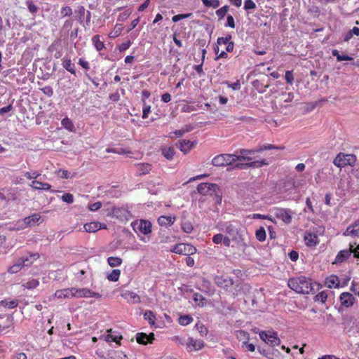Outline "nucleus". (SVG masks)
Masks as SVG:
<instances>
[{
  "mask_svg": "<svg viewBox=\"0 0 359 359\" xmlns=\"http://www.w3.org/2000/svg\"><path fill=\"white\" fill-rule=\"evenodd\" d=\"M62 65L67 71L69 72L71 74H75V65L72 62L70 58L65 57L62 59Z\"/></svg>",
  "mask_w": 359,
  "mask_h": 359,
  "instance_id": "nucleus-30",
  "label": "nucleus"
},
{
  "mask_svg": "<svg viewBox=\"0 0 359 359\" xmlns=\"http://www.w3.org/2000/svg\"><path fill=\"white\" fill-rule=\"evenodd\" d=\"M39 257L38 253L29 254L26 257L22 258L18 262L15 263L8 269V272L11 273H16L20 271L23 266L31 265L34 261Z\"/></svg>",
  "mask_w": 359,
  "mask_h": 359,
  "instance_id": "nucleus-5",
  "label": "nucleus"
},
{
  "mask_svg": "<svg viewBox=\"0 0 359 359\" xmlns=\"http://www.w3.org/2000/svg\"><path fill=\"white\" fill-rule=\"evenodd\" d=\"M151 112V106L147 104L143 100L142 118H147Z\"/></svg>",
  "mask_w": 359,
  "mask_h": 359,
  "instance_id": "nucleus-50",
  "label": "nucleus"
},
{
  "mask_svg": "<svg viewBox=\"0 0 359 359\" xmlns=\"http://www.w3.org/2000/svg\"><path fill=\"white\" fill-rule=\"evenodd\" d=\"M350 249L352 250V254H353L354 257L359 258V244L354 247V244H349Z\"/></svg>",
  "mask_w": 359,
  "mask_h": 359,
  "instance_id": "nucleus-57",
  "label": "nucleus"
},
{
  "mask_svg": "<svg viewBox=\"0 0 359 359\" xmlns=\"http://www.w3.org/2000/svg\"><path fill=\"white\" fill-rule=\"evenodd\" d=\"M41 222V216L39 213H34L17 222L15 230H22L28 227L39 225Z\"/></svg>",
  "mask_w": 359,
  "mask_h": 359,
  "instance_id": "nucleus-4",
  "label": "nucleus"
},
{
  "mask_svg": "<svg viewBox=\"0 0 359 359\" xmlns=\"http://www.w3.org/2000/svg\"><path fill=\"white\" fill-rule=\"evenodd\" d=\"M344 236H351L353 238L359 237V219L355 221L353 224L348 226L345 231L343 233Z\"/></svg>",
  "mask_w": 359,
  "mask_h": 359,
  "instance_id": "nucleus-17",
  "label": "nucleus"
},
{
  "mask_svg": "<svg viewBox=\"0 0 359 359\" xmlns=\"http://www.w3.org/2000/svg\"><path fill=\"white\" fill-rule=\"evenodd\" d=\"M107 262L110 266L116 267L122 264V259L118 257H109L107 259Z\"/></svg>",
  "mask_w": 359,
  "mask_h": 359,
  "instance_id": "nucleus-38",
  "label": "nucleus"
},
{
  "mask_svg": "<svg viewBox=\"0 0 359 359\" xmlns=\"http://www.w3.org/2000/svg\"><path fill=\"white\" fill-rule=\"evenodd\" d=\"M256 8V4L252 0H245L244 1V9L248 10H252Z\"/></svg>",
  "mask_w": 359,
  "mask_h": 359,
  "instance_id": "nucleus-53",
  "label": "nucleus"
},
{
  "mask_svg": "<svg viewBox=\"0 0 359 359\" xmlns=\"http://www.w3.org/2000/svg\"><path fill=\"white\" fill-rule=\"evenodd\" d=\"M229 6H224L223 7L216 11V15L219 20L224 18V17L226 15L229 11Z\"/></svg>",
  "mask_w": 359,
  "mask_h": 359,
  "instance_id": "nucleus-45",
  "label": "nucleus"
},
{
  "mask_svg": "<svg viewBox=\"0 0 359 359\" xmlns=\"http://www.w3.org/2000/svg\"><path fill=\"white\" fill-rule=\"evenodd\" d=\"M196 144V142L190 140H181L178 143L179 149L184 153L187 154L193 149Z\"/></svg>",
  "mask_w": 359,
  "mask_h": 359,
  "instance_id": "nucleus-20",
  "label": "nucleus"
},
{
  "mask_svg": "<svg viewBox=\"0 0 359 359\" xmlns=\"http://www.w3.org/2000/svg\"><path fill=\"white\" fill-rule=\"evenodd\" d=\"M74 297L76 298H96L101 297V294L98 292L92 291L88 288H76L74 287Z\"/></svg>",
  "mask_w": 359,
  "mask_h": 359,
  "instance_id": "nucleus-12",
  "label": "nucleus"
},
{
  "mask_svg": "<svg viewBox=\"0 0 359 359\" xmlns=\"http://www.w3.org/2000/svg\"><path fill=\"white\" fill-rule=\"evenodd\" d=\"M122 296L128 302L132 303V304H138L141 301L140 296L134 292L126 291L122 294Z\"/></svg>",
  "mask_w": 359,
  "mask_h": 359,
  "instance_id": "nucleus-24",
  "label": "nucleus"
},
{
  "mask_svg": "<svg viewBox=\"0 0 359 359\" xmlns=\"http://www.w3.org/2000/svg\"><path fill=\"white\" fill-rule=\"evenodd\" d=\"M83 229L86 232L95 233L100 229H106L107 225L104 223L91 222L85 224L83 226Z\"/></svg>",
  "mask_w": 359,
  "mask_h": 359,
  "instance_id": "nucleus-15",
  "label": "nucleus"
},
{
  "mask_svg": "<svg viewBox=\"0 0 359 359\" xmlns=\"http://www.w3.org/2000/svg\"><path fill=\"white\" fill-rule=\"evenodd\" d=\"M131 227L141 241H149V236L152 232V224L147 219H135L131 222Z\"/></svg>",
  "mask_w": 359,
  "mask_h": 359,
  "instance_id": "nucleus-3",
  "label": "nucleus"
},
{
  "mask_svg": "<svg viewBox=\"0 0 359 359\" xmlns=\"http://www.w3.org/2000/svg\"><path fill=\"white\" fill-rule=\"evenodd\" d=\"M275 148L276 147L272 144H266V145H264L263 147H260L258 149H257L256 152H260V151H263L264 150H270V149H273Z\"/></svg>",
  "mask_w": 359,
  "mask_h": 359,
  "instance_id": "nucleus-63",
  "label": "nucleus"
},
{
  "mask_svg": "<svg viewBox=\"0 0 359 359\" xmlns=\"http://www.w3.org/2000/svg\"><path fill=\"white\" fill-rule=\"evenodd\" d=\"M41 175V173L39 172H25L24 173V176L28 180H34L36 179Z\"/></svg>",
  "mask_w": 359,
  "mask_h": 359,
  "instance_id": "nucleus-49",
  "label": "nucleus"
},
{
  "mask_svg": "<svg viewBox=\"0 0 359 359\" xmlns=\"http://www.w3.org/2000/svg\"><path fill=\"white\" fill-rule=\"evenodd\" d=\"M18 304V301L17 299H6L0 301V309H13L16 307Z\"/></svg>",
  "mask_w": 359,
  "mask_h": 359,
  "instance_id": "nucleus-28",
  "label": "nucleus"
},
{
  "mask_svg": "<svg viewBox=\"0 0 359 359\" xmlns=\"http://www.w3.org/2000/svg\"><path fill=\"white\" fill-rule=\"evenodd\" d=\"M204 6L207 8H217L219 6V0H201Z\"/></svg>",
  "mask_w": 359,
  "mask_h": 359,
  "instance_id": "nucleus-40",
  "label": "nucleus"
},
{
  "mask_svg": "<svg viewBox=\"0 0 359 359\" xmlns=\"http://www.w3.org/2000/svg\"><path fill=\"white\" fill-rule=\"evenodd\" d=\"M55 297L57 299L74 297V287L58 290L55 292Z\"/></svg>",
  "mask_w": 359,
  "mask_h": 359,
  "instance_id": "nucleus-19",
  "label": "nucleus"
},
{
  "mask_svg": "<svg viewBox=\"0 0 359 359\" xmlns=\"http://www.w3.org/2000/svg\"><path fill=\"white\" fill-rule=\"evenodd\" d=\"M41 90L44 94L47 95L49 97H51L53 94V89L50 86H45L41 89Z\"/></svg>",
  "mask_w": 359,
  "mask_h": 359,
  "instance_id": "nucleus-64",
  "label": "nucleus"
},
{
  "mask_svg": "<svg viewBox=\"0 0 359 359\" xmlns=\"http://www.w3.org/2000/svg\"><path fill=\"white\" fill-rule=\"evenodd\" d=\"M30 187L34 190L48 191L51 188V185L46 182H42L38 180H33L30 184Z\"/></svg>",
  "mask_w": 359,
  "mask_h": 359,
  "instance_id": "nucleus-25",
  "label": "nucleus"
},
{
  "mask_svg": "<svg viewBox=\"0 0 359 359\" xmlns=\"http://www.w3.org/2000/svg\"><path fill=\"white\" fill-rule=\"evenodd\" d=\"M92 41L97 50L100 51L104 48V44L103 41L100 40V36L99 35L94 36L92 38Z\"/></svg>",
  "mask_w": 359,
  "mask_h": 359,
  "instance_id": "nucleus-35",
  "label": "nucleus"
},
{
  "mask_svg": "<svg viewBox=\"0 0 359 359\" xmlns=\"http://www.w3.org/2000/svg\"><path fill=\"white\" fill-rule=\"evenodd\" d=\"M273 211L274 215L285 224H290L292 222V216L294 214L292 210L287 208H276Z\"/></svg>",
  "mask_w": 359,
  "mask_h": 359,
  "instance_id": "nucleus-8",
  "label": "nucleus"
},
{
  "mask_svg": "<svg viewBox=\"0 0 359 359\" xmlns=\"http://www.w3.org/2000/svg\"><path fill=\"white\" fill-rule=\"evenodd\" d=\"M144 318L148 321L150 325H155L156 316L151 311H146L144 313Z\"/></svg>",
  "mask_w": 359,
  "mask_h": 359,
  "instance_id": "nucleus-34",
  "label": "nucleus"
},
{
  "mask_svg": "<svg viewBox=\"0 0 359 359\" xmlns=\"http://www.w3.org/2000/svg\"><path fill=\"white\" fill-rule=\"evenodd\" d=\"M236 154H222L215 156L212 163L215 166H226L235 163Z\"/></svg>",
  "mask_w": 359,
  "mask_h": 359,
  "instance_id": "nucleus-7",
  "label": "nucleus"
},
{
  "mask_svg": "<svg viewBox=\"0 0 359 359\" xmlns=\"http://www.w3.org/2000/svg\"><path fill=\"white\" fill-rule=\"evenodd\" d=\"M162 154L168 160L172 159L175 151L172 147L165 146L162 148Z\"/></svg>",
  "mask_w": 359,
  "mask_h": 359,
  "instance_id": "nucleus-33",
  "label": "nucleus"
},
{
  "mask_svg": "<svg viewBox=\"0 0 359 359\" xmlns=\"http://www.w3.org/2000/svg\"><path fill=\"white\" fill-rule=\"evenodd\" d=\"M226 27H229L231 28L235 27V22L232 15H228L226 18V23L225 25Z\"/></svg>",
  "mask_w": 359,
  "mask_h": 359,
  "instance_id": "nucleus-61",
  "label": "nucleus"
},
{
  "mask_svg": "<svg viewBox=\"0 0 359 359\" xmlns=\"http://www.w3.org/2000/svg\"><path fill=\"white\" fill-rule=\"evenodd\" d=\"M287 285L290 288L297 293L309 294L318 287V284L311 283V280L306 277L290 278Z\"/></svg>",
  "mask_w": 359,
  "mask_h": 359,
  "instance_id": "nucleus-2",
  "label": "nucleus"
},
{
  "mask_svg": "<svg viewBox=\"0 0 359 359\" xmlns=\"http://www.w3.org/2000/svg\"><path fill=\"white\" fill-rule=\"evenodd\" d=\"M215 281L217 286L225 290H228L233 285L232 279L225 276H216Z\"/></svg>",
  "mask_w": 359,
  "mask_h": 359,
  "instance_id": "nucleus-16",
  "label": "nucleus"
},
{
  "mask_svg": "<svg viewBox=\"0 0 359 359\" xmlns=\"http://www.w3.org/2000/svg\"><path fill=\"white\" fill-rule=\"evenodd\" d=\"M306 244L308 246H314L318 243V236L313 233H307L304 236Z\"/></svg>",
  "mask_w": 359,
  "mask_h": 359,
  "instance_id": "nucleus-31",
  "label": "nucleus"
},
{
  "mask_svg": "<svg viewBox=\"0 0 359 359\" xmlns=\"http://www.w3.org/2000/svg\"><path fill=\"white\" fill-rule=\"evenodd\" d=\"M231 36L230 35L226 36L225 37H219L217 39V44L219 46L222 45H226L228 44L231 41Z\"/></svg>",
  "mask_w": 359,
  "mask_h": 359,
  "instance_id": "nucleus-52",
  "label": "nucleus"
},
{
  "mask_svg": "<svg viewBox=\"0 0 359 359\" xmlns=\"http://www.w3.org/2000/svg\"><path fill=\"white\" fill-rule=\"evenodd\" d=\"M215 51L217 55L216 60L221 59V58H226L228 57L227 53L224 50H222L221 52L219 51L218 46L217 47V48L215 49Z\"/></svg>",
  "mask_w": 359,
  "mask_h": 359,
  "instance_id": "nucleus-56",
  "label": "nucleus"
},
{
  "mask_svg": "<svg viewBox=\"0 0 359 359\" xmlns=\"http://www.w3.org/2000/svg\"><path fill=\"white\" fill-rule=\"evenodd\" d=\"M356 163V156L353 154L339 153L337 155L333 161L335 166L339 168L350 165L354 166Z\"/></svg>",
  "mask_w": 359,
  "mask_h": 359,
  "instance_id": "nucleus-6",
  "label": "nucleus"
},
{
  "mask_svg": "<svg viewBox=\"0 0 359 359\" xmlns=\"http://www.w3.org/2000/svg\"><path fill=\"white\" fill-rule=\"evenodd\" d=\"M62 126L67 130L70 131V132H73L74 131V123L72 122V121L71 119H69V118L67 117H65L62 120Z\"/></svg>",
  "mask_w": 359,
  "mask_h": 359,
  "instance_id": "nucleus-36",
  "label": "nucleus"
},
{
  "mask_svg": "<svg viewBox=\"0 0 359 359\" xmlns=\"http://www.w3.org/2000/svg\"><path fill=\"white\" fill-rule=\"evenodd\" d=\"M255 236L259 241H264L266 238V233L264 228L260 227L259 229H258L255 232Z\"/></svg>",
  "mask_w": 359,
  "mask_h": 359,
  "instance_id": "nucleus-41",
  "label": "nucleus"
},
{
  "mask_svg": "<svg viewBox=\"0 0 359 359\" xmlns=\"http://www.w3.org/2000/svg\"><path fill=\"white\" fill-rule=\"evenodd\" d=\"M122 30H123L122 25H116V27H115L114 30L112 31L111 32H110L109 36L111 38H116V37H117L118 36L120 35V34L121 33Z\"/></svg>",
  "mask_w": 359,
  "mask_h": 359,
  "instance_id": "nucleus-46",
  "label": "nucleus"
},
{
  "mask_svg": "<svg viewBox=\"0 0 359 359\" xmlns=\"http://www.w3.org/2000/svg\"><path fill=\"white\" fill-rule=\"evenodd\" d=\"M102 207V203L100 201L95 202L94 203L90 204L88 205V209L90 211H96L99 210Z\"/></svg>",
  "mask_w": 359,
  "mask_h": 359,
  "instance_id": "nucleus-58",
  "label": "nucleus"
},
{
  "mask_svg": "<svg viewBox=\"0 0 359 359\" xmlns=\"http://www.w3.org/2000/svg\"><path fill=\"white\" fill-rule=\"evenodd\" d=\"M352 250H351L350 248L348 249L340 250L337 255L332 264H340L345 262L350 258Z\"/></svg>",
  "mask_w": 359,
  "mask_h": 359,
  "instance_id": "nucleus-14",
  "label": "nucleus"
},
{
  "mask_svg": "<svg viewBox=\"0 0 359 359\" xmlns=\"http://www.w3.org/2000/svg\"><path fill=\"white\" fill-rule=\"evenodd\" d=\"M122 337L117 334L115 332L111 330H107V334L104 337V339L107 342H116L119 343L121 340Z\"/></svg>",
  "mask_w": 359,
  "mask_h": 359,
  "instance_id": "nucleus-27",
  "label": "nucleus"
},
{
  "mask_svg": "<svg viewBox=\"0 0 359 359\" xmlns=\"http://www.w3.org/2000/svg\"><path fill=\"white\" fill-rule=\"evenodd\" d=\"M248 218L259 219H268V220L271 221L272 222H274L273 219L270 216L266 215L258 214V213L250 215L248 216Z\"/></svg>",
  "mask_w": 359,
  "mask_h": 359,
  "instance_id": "nucleus-44",
  "label": "nucleus"
},
{
  "mask_svg": "<svg viewBox=\"0 0 359 359\" xmlns=\"http://www.w3.org/2000/svg\"><path fill=\"white\" fill-rule=\"evenodd\" d=\"M56 175L62 179H68L69 178L70 173L67 170L60 169L55 172Z\"/></svg>",
  "mask_w": 359,
  "mask_h": 359,
  "instance_id": "nucleus-47",
  "label": "nucleus"
},
{
  "mask_svg": "<svg viewBox=\"0 0 359 359\" xmlns=\"http://www.w3.org/2000/svg\"><path fill=\"white\" fill-rule=\"evenodd\" d=\"M193 299L196 306H203L205 304V299L201 294L195 293Z\"/></svg>",
  "mask_w": 359,
  "mask_h": 359,
  "instance_id": "nucleus-43",
  "label": "nucleus"
},
{
  "mask_svg": "<svg viewBox=\"0 0 359 359\" xmlns=\"http://www.w3.org/2000/svg\"><path fill=\"white\" fill-rule=\"evenodd\" d=\"M219 187L216 184L212 183H201L197 187V190L199 194L203 195L210 194L216 192Z\"/></svg>",
  "mask_w": 359,
  "mask_h": 359,
  "instance_id": "nucleus-13",
  "label": "nucleus"
},
{
  "mask_svg": "<svg viewBox=\"0 0 359 359\" xmlns=\"http://www.w3.org/2000/svg\"><path fill=\"white\" fill-rule=\"evenodd\" d=\"M259 337L266 344L271 346H276L280 344V339L277 334L272 331H262Z\"/></svg>",
  "mask_w": 359,
  "mask_h": 359,
  "instance_id": "nucleus-10",
  "label": "nucleus"
},
{
  "mask_svg": "<svg viewBox=\"0 0 359 359\" xmlns=\"http://www.w3.org/2000/svg\"><path fill=\"white\" fill-rule=\"evenodd\" d=\"M212 242L217 245L223 243L226 247H229L231 245V239L228 236H225L222 233L215 235L212 237Z\"/></svg>",
  "mask_w": 359,
  "mask_h": 359,
  "instance_id": "nucleus-23",
  "label": "nucleus"
},
{
  "mask_svg": "<svg viewBox=\"0 0 359 359\" xmlns=\"http://www.w3.org/2000/svg\"><path fill=\"white\" fill-rule=\"evenodd\" d=\"M327 294L326 292L322 291L316 295L315 300L317 302H320L321 303H325V301L327 300Z\"/></svg>",
  "mask_w": 359,
  "mask_h": 359,
  "instance_id": "nucleus-48",
  "label": "nucleus"
},
{
  "mask_svg": "<svg viewBox=\"0 0 359 359\" xmlns=\"http://www.w3.org/2000/svg\"><path fill=\"white\" fill-rule=\"evenodd\" d=\"M182 344L186 346L188 351H199L204 346V342L202 340L189 337L182 342Z\"/></svg>",
  "mask_w": 359,
  "mask_h": 359,
  "instance_id": "nucleus-11",
  "label": "nucleus"
},
{
  "mask_svg": "<svg viewBox=\"0 0 359 359\" xmlns=\"http://www.w3.org/2000/svg\"><path fill=\"white\" fill-rule=\"evenodd\" d=\"M151 165L149 163H140L137 165V170L141 175L148 173L151 169Z\"/></svg>",
  "mask_w": 359,
  "mask_h": 359,
  "instance_id": "nucleus-37",
  "label": "nucleus"
},
{
  "mask_svg": "<svg viewBox=\"0 0 359 359\" xmlns=\"http://www.w3.org/2000/svg\"><path fill=\"white\" fill-rule=\"evenodd\" d=\"M176 220V217L172 215L161 216L158 218V224L161 226H170Z\"/></svg>",
  "mask_w": 359,
  "mask_h": 359,
  "instance_id": "nucleus-22",
  "label": "nucleus"
},
{
  "mask_svg": "<svg viewBox=\"0 0 359 359\" xmlns=\"http://www.w3.org/2000/svg\"><path fill=\"white\" fill-rule=\"evenodd\" d=\"M254 152H256V150H241L238 155L236 154V159H235L236 164L234 167L244 169L248 167L259 168L269 164L265 159L252 161V158L250 155Z\"/></svg>",
  "mask_w": 359,
  "mask_h": 359,
  "instance_id": "nucleus-1",
  "label": "nucleus"
},
{
  "mask_svg": "<svg viewBox=\"0 0 359 359\" xmlns=\"http://www.w3.org/2000/svg\"><path fill=\"white\" fill-rule=\"evenodd\" d=\"M325 283L330 288H337L339 287L340 281L338 276L331 275L326 278Z\"/></svg>",
  "mask_w": 359,
  "mask_h": 359,
  "instance_id": "nucleus-29",
  "label": "nucleus"
},
{
  "mask_svg": "<svg viewBox=\"0 0 359 359\" xmlns=\"http://www.w3.org/2000/svg\"><path fill=\"white\" fill-rule=\"evenodd\" d=\"M225 83L228 86L229 88H232L234 90H238L241 88V84L238 81H236V82L233 83H230L228 81L225 82Z\"/></svg>",
  "mask_w": 359,
  "mask_h": 359,
  "instance_id": "nucleus-60",
  "label": "nucleus"
},
{
  "mask_svg": "<svg viewBox=\"0 0 359 359\" xmlns=\"http://www.w3.org/2000/svg\"><path fill=\"white\" fill-rule=\"evenodd\" d=\"M121 275V271L119 269H114L109 273L107 278L109 281L116 282L119 279Z\"/></svg>",
  "mask_w": 359,
  "mask_h": 359,
  "instance_id": "nucleus-39",
  "label": "nucleus"
},
{
  "mask_svg": "<svg viewBox=\"0 0 359 359\" xmlns=\"http://www.w3.org/2000/svg\"><path fill=\"white\" fill-rule=\"evenodd\" d=\"M191 15V13H187V14H178L172 17V20L174 22H177L181 20L187 18Z\"/></svg>",
  "mask_w": 359,
  "mask_h": 359,
  "instance_id": "nucleus-55",
  "label": "nucleus"
},
{
  "mask_svg": "<svg viewBox=\"0 0 359 359\" xmlns=\"http://www.w3.org/2000/svg\"><path fill=\"white\" fill-rule=\"evenodd\" d=\"M72 14V10L69 6H65L61 10L62 16H70Z\"/></svg>",
  "mask_w": 359,
  "mask_h": 359,
  "instance_id": "nucleus-59",
  "label": "nucleus"
},
{
  "mask_svg": "<svg viewBox=\"0 0 359 359\" xmlns=\"http://www.w3.org/2000/svg\"><path fill=\"white\" fill-rule=\"evenodd\" d=\"M182 229L184 232L190 233L193 231V226L191 222H186L182 224Z\"/></svg>",
  "mask_w": 359,
  "mask_h": 359,
  "instance_id": "nucleus-51",
  "label": "nucleus"
},
{
  "mask_svg": "<svg viewBox=\"0 0 359 359\" xmlns=\"http://www.w3.org/2000/svg\"><path fill=\"white\" fill-rule=\"evenodd\" d=\"M193 321V318L191 316L184 315L181 316L179 318L178 322L181 325L186 326L191 323Z\"/></svg>",
  "mask_w": 359,
  "mask_h": 359,
  "instance_id": "nucleus-42",
  "label": "nucleus"
},
{
  "mask_svg": "<svg viewBox=\"0 0 359 359\" xmlns=\"http://www.w3.org/2000/svg\"><path fill=\"white\" fill-rule=\"evenodd\" d=\"M154 339V335L153 333L147 334L145 333H138L136 335V340L139 344H147L148 343H152Z\"/></svg>",
  "mask_w": 359,
  "mask_h": 359,
  "instance_id": "nucleus-21",
  "label": "nucleus"
},
{
  "mask_svg": "<svg viewBox=\"0 0 359 359\" xmlns=\"http://www.w3.org/2000/svg\"><path fill=\"white\" fill-rule=\"evenodd\" d=\"M104 359H128V357L123 351L109 350Z\"/></svg>",
  "mask_w": 359,
  "mask_h": 359,
  "instance_id": "nucleus-26",
  "label": "nucleus"
},
{
  "mask_svg": "<svg viewBox=\"0 0 359 359\" xmlns=\"http://www.w3.org/2000/svg\"><path fill=\"white\" fill-rule=\"evenodd\" d=\"M39 285V281L35 278H30L27 282L22 285V287L25 289L33 290L37 287Z\"/></svg>",
  "mask_w": 359,
  "mask_h": 359,
  "instance_id": "nucleus-32",
  "label": "nucleus"
},
{
  "mask_svg": "<svg viewBox=\"0 0 359 359\" xmlns=\"http://www.w3.org/2000/svg\"><path fill=\"white\" fill-rule=\"evenodd\" d=\"M339 299L341 305L345 307L351 306L355 302V297L349 292L341 293L339 297Z\"/></svg>",
  "mask_w": 359,
  "mask_h": 359,
  "instance_id": "nucleus-18",
  "label": "nucleus"
},
{
  "mask_svg": "<svg viewBox=\"0 0 359 359\" xmlns=\"http://www.w3.org/2000/svg\"><path fill=\"white\" fill-rule=\"evenodd\" d=\"M171 252L184 255H191L196 252V248L189 243H179L176 245L171 250Z\"/></svg>",
  "mask_w": 359,
  "mask_h": 359,
  "instance_id": "nucleus-9",
  "label": "nucleus"
},
{
  "mask_svg": "<svg viewBox=\"0 0 359 359\" xmlns=\"http://www.w3.org/2000/svg\"><path fill=\"white\" fill-rule=\"evenodd\" d=\"M61 199L67 203H72L74 201L73 195L69 193L65 194L62 196Z\"/></svg>",
  "mask_w": 359,
  "mask_h": 359,
  "instance_id": "nucleus-54",
  "label": "nucleus"
},
{
  "mask_svg": "<svg viewBox=\"0 0 359 359\" xmlns=\"http://www.w3.org/2000/svg\"><path fill=\"white\" fill-rule=\"evenodd\" d=\"M285 77L286 81L288 83L292 84L293 81H294V77H293L292 72L291 71H287L285 72Z\"/></svg>",
  "mask_w": 359,
  "mask_h": 359,
  "instance_id": "nucleus-62",
  "label": "nucleus"
}]
</instances>
